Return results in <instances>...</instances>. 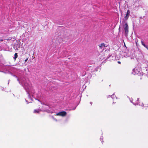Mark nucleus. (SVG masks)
I'll return each mask as SVG.
<instances>
[{
	"instance_id": "obj_1",
	"label": "nucleus",
	"mask_w": 148,
	"mask_h": 148,
	"mask_svg": "<svg viewBox=\"0 0 148 148\" xmlns=\"http://www.w3.org/2000/svg\"><path fill=\"white\" fill-rule=\"evenodd\" d=\"M124 29L125 31V36H126L128 33V26L127 23H125L123 26Z\"/></svg>"
},
{
	"instance_id": "obj_2",
	"label": "nucleus",
	"mask_w": 148,
	"mask_h": 148,
	"mask_svg": "<svg viewBox=\"0 0 148 148\" xmlns=\"http://www.w3.org/2000/svg\"><path fill=\"white\" fill-rule=\"evenodd\" d=\"M67 114V113L64 111H63L60 112L56 114V116H66Z\"/></svg>"
},
{
	"instance_id": "obj_3",
	"label": "nucleus",
	"mask_w": 148,
	"mask_h": 148,
	"mask_svg": "<svg viewBox=\"0 0 148 148\" xmlns=\"http://www.w3.org/2000/svg\"><path fill=\"white\" fill-rule=\"evenodd\" d=\"M130 11L129 10H127V12L126 13V15L124 17L125 18V19L126 20H127L129 17V16L130 14Z\"/></svg>"
},
{
	"instance_id": "obj_4",
	"label": "nucleus",
	"mask_w": 148,
	"mask_h": 148,
	"mask_svg": "<svg viewBox=\"0 0 148 148\" xmlns=\"http://www.w3.org/2000/svg\"><path fill=\"white\" fill-rule=\"evenodd\" d=\"M99 46L101 49H102L103 47H106L105 45L104 44V43H101V44L99 45Z\"/></svg>"
},
{
	"instance_id": "obj_5",
	"label": "nucleus",
	"mask_w": 148,
	"mask_h": 148,
	"mask_svg": "<svg viewBox=\"0 0 148 148\" xmlns=\"http://www.w3.org/2000/svg\"><path fill=\"white\" fill-rule=\"evenodd\" d=\"M41 110H34V113H39V112Z\"/></svg>"
},
{
	"instance_id": "obj_6",
	"label": "nucleus",
	"mask_w": 148,
	"mask_h": 148,
	"mask_svg": "<svg viewBox=\"0 0 148 148\" xmlns=\"http://www.w3.org/2000/svg\"><path fill=\"white\" fill-rule=\"evenodd\" d=\"M14 59H16L18 57V55L17 53H15L14 54Z\"/></svg>"
},
{
	"instance_id": "obj_7",
	"label": "nucleus",
	"mask_w": 148,
	"mask_h": 148,
	"mask_svg": "<svg viewBox=\"0 0 148 148\" xmlns=\"http://www.w3.org/2000/svg\"><path fill=\"white\" fill-rule=\"evenodd\" d=\"M123 41L124 44V46L126 48H127V47L126 46L125 44V42H124V41L123 40Z\"/></svg>"
},
{
	"instance_id": "obj_8",
	"label": "nucleus",
	"mask_w": 148,
	"mask_h": 148,
	"mask_svg": "<svg viewBox=\"0 0 148 148\" xmlns=\"http://www.w3.org/2000/svg\"><path fill=\"white\" fill-rule=\"evenodd\" d=\"M3 41V40L0 39V42H2Z\"/></svg>"
},
{
	"instance_id": "obj_9",
	"label": "nucleus",
	"mask_w": 148,
	"mask_h": 148,
	"mask_svg": "<svg viewBox=\"0 0 148 148\" xmlns=\"http://www.w3.org/2000/svg\"><path fill=\"white\" fill-rule=\"evenodd\" d=\"M28 58H27L26 59H25V62H26L27 61V60H28Z\"/></svg>"
},
{
	"instance_id": "obj_10",
	"label": "nucleus",
	"mask_w": 148,
	"mask_h": 148,
	"mask_svg": "<svg viewBox=\"0 0 148 148\" xmlns=\"http://www.w3.org/2000/svg\"><path fill=\"white\" fill-rule=\"evenodd\" d=\"M118 63L119 64H121V62H120V61H118Z\"/></svg>"
},
{
	"instance_id": "obj_11",
	"label": "nucleus",
	"mask_w": 148,
	"mask_h": 148,
	"mask_svg": "<svg viewBox=\"0 0 148 148\" xmlns=\"http://www.w3.org/2000/svg\"><path fill=\"white\" fill-rule=\"evenodd\" d=\"M137 42H138V41H136V45H137Z\"/></svg>"
},
{
	"instance_id": "obj_12",
	"label": "nucleus",
	"mask_w": 148,
	"mask_h": 148,
	"mask_svg": "<svg viewBox=\"0 0 148 148\" xmlns=\"http://www.w3.org/2000/svg\"><path fill=\"white\" fill-rule=\"evenodd\" d=\"M90 104H91V105H92V103L91 102H90Z\"/></svg>"
}]
</instances>
